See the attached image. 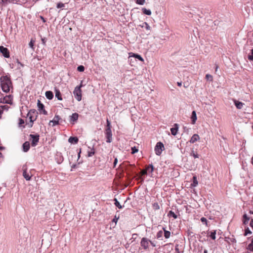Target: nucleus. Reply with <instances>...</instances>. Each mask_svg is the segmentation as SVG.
Wrapping results in <instances>:
<instances>
[{
    "instance_id": "1",
    "label": "nucleus",
    "mask_w": 253,
    "mask_h": 253,
    "mask_svg": "<svg viewBox=\"0 0 253 253\" xmlns=\"http://www.w3.org/2000/svg\"><path fill=\"white\" fill-rule=\"evenodd\" d=\"M1 87L3 91L9 92L10 88H12V84L9 77L7 76H2L0 78Z\"/></svg>"
},
{
    "instance_id": "2",
    "label": "nucleus",
    "mask_w": 253,
    "mask_h": 253,
    "mask_svg": "<svg viewBox=\"0 0 253 253\" xmlns=\"http://www.w3.org/2000/svg\"><path fill=\"white\" fill-rule=\"evenodd\" d=\"M155 247V244L146 237H143L140 241V246L142 249L145 251H149L150 246Z\"/></svg>"
},
{
    "instance_id": "3",
    "label": "nucleus",
    "mask_w": 253,
    "mask_h": 253,
    "mask_svg": "<svg viewBox=\"0 0 253 253\" xmlns=\"http://www.w3.org/2000/svg\"><path fill=\"white\" fill-rule=\"evenodd\" d=\"M37 113L35 110H30L27 115V117L29 118L30 121V124H28L29 127L33 126V122L37 119Z\"/></svg>"
},
{
    "instance_id": "4",
    "label": "nucleus",
    "mask_w": 253,
    "mask_h": 253,
    "mask_svg": "<svg viewBox=\"0 0 253 253\" xmlns=\"http://www.w3.org/2000/svg\"><path fill=\"white\" fill-rule=\"evenodd\" d=\"M82 86L83 85L81 84L80 85L76 86L73 91L76 99L79 101L82 99V90L81 88Z\"/></svg>"
},
{
    "instance_id": "5",
    "label": "nucleus",
    "mask_w": 253,
    "mask_h": 253,
    "mask_svg": "<svg viewBox=\"0 0 253 253\" xmlns=\"http://www.w3.org/2000/svg\"><path fill=\"white\" fill-rule=\"evenodd\" d=\"M149 169H151L150 172L152 173L154 171V167L152 165H149L146 167V168L142 170L139 173V178L141 179V181L144 180V178L142 177L144 175H146L147 174V171L149 170Z\"/></svg>"
},
{
    "instance_id": "6",
    "label": "nucleus",
    "mask_w": 253,
    "mask_h": 253,
    "mask_svg": "<svg viewBox=\"0 0 253 253\" xmlns=\"http://www.w3.org/2000/svg\"><path fill=\"white\" fill-rule=\"evenodd\" d=\"M164 145L161 142H159L155 147V152L157 155L160 156L164 150Z\"/></svg>"
},
{
    "instance_id": "7",
    "label": "nucleus",
    "mask_w": 253,
    "mask_h": 253,
    "mask_svg": "<svg viewBox=\"0 0 253 253\" xmlns=\"http://www.w3.org/2000/svg\"><path fill=\"white\" fill-rule=\"evenodd\" d=\"M30 137L31 140V145L32 146H36L39 141L40 135L39 134H30Z\"/></svg>"
},
{
    "instance_id": "8",
    "label": "nucleus",
    "mask_w": 253,
    "mask_h": 253,
    "mask_svg": "<svg viewBox=\"0 0 253 253\" xmlns=\"http://www.w3.org/2000/svg\"><path fill=\"white\" fill-rule=\"evenodd\" d=\"M105 134L106 138V142L107 143L111 142L112 141V133L111 129H105Z\"/></svg>"
},
{
    "instance_id": "9",
    "label": "nucleus",
    "mask_w": 253,
    "mask_h": 253,
    "mask_svg": "<svg viewBox=\"0 0 253 253\" xmlns=\"http://www.w3.org/2000/svg\"><path fill=\"white\" fill-rule=\"evenodd\" d=\"M0 52L3 54V55L6 57H9V52L8 49L2 46H0Z\"/></svg>"
},
{
    "instance_id": "10",
    "label": "nucleus",
    "mask_w": 253,
    "mask_h": 253,
    "mask_svg": "<svg viewBox=\"0 0 253 253\" xmlns=\"http://www.w3.org/2000/svg\"><path fill=\"white\" fill-rule=\"evenodd\" d=\"M60 119V117L58 115H56L54 117L53 119L49 122V125H51L52 126L57 125L59 124V121Z\"/></svg>"
},
{
    "instance_id": "11",
    "label": "nucleus",
    "mask_w": 253,
    "mask_h": 253,
    "mask_svg": "<svg viewBox=\"0 0 253 253\" xmlns=\"http://www.w3.org/2000/svg\"><path fill=\"white\" fill-rule=\"evenodd\" d=\"M12 96L11 95L5 96L3 99V102L11 104L12 103Z\"/></svg>"
},
{
    "instance_id": "12",
    "label": "nucleus",
    "mask_w": 253,
    "mask_h": 253,
    "mask_svg": "<svg viewBox=\"0 0 253 253\" xmlns=\"http://www.w3.org/2000/svg\"><path fill=\"white\" fill-rule=\"evenodd\" d=\"M23 176L27 180H30L32 176V174L30 175L27 172V168L25 167H23Z\"/></svg>"
},
{
    "instance_id": "13",
    "label": "nucleus",
    "mask_w": 253,
    "mask_h": 253,
    "mask_svg": "<svg viewBox=\"0 0 253 253\" xmlns=\"http://www.w3.org/2000/svg\"><path fill=\"white\" fill-rule=\"evenodd\" d=\"M178 129V125L175 124L173 127L170 128L171 133L173 135H175L177 134Z\"/></svg>"
},
{
    "instance_id": "14",
    "label": "nucleus",
    "mask_w": 253,
    "mask_h": 253,
    "mask_svg": "<svg viewBox=\"0 0 253 253\" xmlns=\"http://www.w3.org/2000/svg\"><path fill=\"white\" fill-rule=\"evenodd\" d=\"M38 106L39 110H42L43 111V113L44 115H47V112L46 111H45L44 109V106L43 104L39 100H38Z\"/></svg>"
},
{
    "instance_id": "15",
    "label": "nucleus",
    "mask_w": 253,
    "mask_h": 253,
    "mask_svg": "<svg viewBox=\"0 0 253 253\" xmlns=\"http://www.w3.org/2000/svg\"><path fill=\"white\" fill-rule=\"evenodd\" d=\"M18 1V0H0V3L5 5L9 3H16Z\"/></svg>"
},
{
    "instance_id": "16",
    "label": "nucleus",
    "mask_w": 253,
    "mask_h": 253,
    "mask_svg": "<svg viewBox=\"0 0 253 253\" xmlns=\"http://www.w3.org/2000/svg\"><path fill=\"white\" fill-rule=\"evenodd\" d=\"M55 97L58 99V100H62L63 99L62 97L61 93L58 89L55 88Z\"/></svg>"
},
{
    "instance_id": "17",
    "label": "nucleus",
    "mask_w": 253,
    "mask_h": 253,
    "mask_svg": "<svg viewBox=\"0 0 253 253\" xmlns=\"http://www.w3.org/2000/svg\"><path fill=\"white\" fill-rule=\"evenodd\" d=\"M129 56L134 57L142 62L144 61L143 58L139 54L133 53L132 52L129 53Z\"/></svg>"
},
{
    "instance_id": "18",
    "label": "nucleus",
    "mask_w": 253,
    "mask_h": 253,
    "mask_svg": "<svg viewBox=\"0 0 253 253\" xmlns=\"http://www.w3.org/2000/svg\"><path fill=\"white\" fill-rule=\"evenodd\" d=\"M234 102L235 105L236 106V108L238 109H242L243 105H244V104L243 103L240 102L239 101H237L236 100H234Z\"/></svg>"
},
{
    "instance_id": "19",
    "label": "nucleus",
    "mask_w": 253,
    "mask_h": 253,
    "mask_svg": "<svg viewBox=\"0 0 253 253\" xmlns=\"http://www.w3.org/2000/svg\"><path fill=\"white\" fill-rule=\"evenodd\" d=\"M79 115L78 114L75 113H73L72 116H70V121L73 123L77 121L78 119Z\"/></svg>"
},
{
    "instance_id": "20",
    "label": "nucleus",
    "mask_w": 253,
    "mask_h": 253,
    "mask_svg": "<svg viewBox=\"0 0 253 253\" xmlns=\"http://www.w3.org/2000/svg\"><path fill=\"white\" fill-rule=\"evenodd\" d=\"M30 143L28 141H26L23 144V148L24 152H27L30 149Z\"/></svg>"
},
{
    "instance_id": "21",
    "label": "nucleus",
    "mask_w": 253,
    "mask_h": 253,
    "mask_svg": "<svg viewBox=\"0 0 253 253\" xmlns=\"http://www.w3.org/2000/svg\"><path fill=\"white\" fill-rule=\"evenodd\" d=\"M200 137L198 134H194L191 137V143H194V142H196L197 141L200 140Z\"/></svg>"
},
{
    "instance_id": "22",
    "label": "nucleus",
    "mask_w": 253,
    "mask_h": 253,
    "mask_svg": "<svg viewBox=\"0 0 253 253\" xmlns=\"http://www.w3.org/2000/svg\"><path fill=\"white\" fill-rule=\"evenodd\" d=\"M45 95L46 97L49 100H51L53 98V93L51 91H46Z\"/></svg>"
},
{
    "instance_id": "23",
    "label": "nucleus",
    "mask_w": 253,
    "mask_h": 253,
    "mask_svg": "<svg viewBox=\"0 0 253 253\" xmlns=\"http://www.w3.org/2000/svg\"><path fill=\"white\" fill-rule=\"evenodd\" d=\"M68 141L71 143L76 144L78 143L79 139L77 137H70Z\"/></svg>"
},
{
    "instance_id": "24",
    "label": "nucleus",
    "mask_w": 253,
    "mask_h": 253,
    "mask_svg": "<svg viewBox=\"0 0 253 253\" xmlns=\"http://www.w3.org/2000/svg\"><path fill=\"white\" fill-rule=\"evenodd\" d=\"M191 119H192V124H194L197 120L196 113L195 111H193L192 113V115L191 116Z\"/></svg>"
},
{
    "instance_id": "25",
    "label": "nucleus",
    "mask_w": 253,
    "mask_h": 253,
    "mask_svg": "<svg viewBox=\"0 0 253 253\" xmlns=\"http://www.w3.org/2000/svg\"><path fill=\"white\" fill-rule=\"evenodd\" d=\"M168 216L169 217H173L174 219H176L177 217V215L172 211H170L169 212V213H168Z\"/></svg>"
},
{
    "instance_id": "26",
    "label": "nucleus",
    "mask_w": 253,
    "mask_h": 253,
    "mask_svg": "<svg viewBox=\"0 0 253 253\" xmlns=\"http://www.w3.org/2000/svg\"><path fill=\"white\" fill-rule=\"evenodd\" d=\"M198 184V181L197 180V177L196 176H194L193 177V183L191 184V186L195 187Z\"/></svg>"
},
{
    "instance_id": "27",
    "label": "nucleus",
    "mask_w": 253,
    "mask_h": 253,
    "mask_svg": "<svg viewBox=\"0 0 253 253\" xmlns=\"http://www.w3.org/2000/svg\"><path fill=\"white\" fill-rule=\"evenodd\" d=\"M142 28L145 27L147 30H150L151 27L147 22H144L142 25H140Z\"/></svg>"
},
{
    "instance_id": "28",
    "label": "nucleus",
    "mask_w": 253,
    "mask_h": 253,
    "mask_svg": "<svg viewBox=\"0 0 253 253\" xmlns=\"http://www.w3.org/2000/svg\"><path fill=\"white\" fill-rule=\"evenodd\" d=\"M163 230L164 231V236L166 239H168L169 238L170 236V232L169 231L166 230L164 228H163Z\"/></svg>"
},
{
    "instance_id": "29",
    "label": "nucleus",
    "mask_w": 253,
    "mask_h": 253,
    "mask_svg": "<svg viewBox=\"0 0 253 253\" xmlns=\"http://www.w3.org/2000/svg\"><path fill=\"white\" fill-rule=\"evenodd\" d=\"M209 236L213 240L215 239V235H216V231L214 230L213 231L211 232L210 233H208Z\"/></svg>"
},
{
    "instance_id": "30",
    "label": "nucleus",
    "mask_w": 253,
    "mask_h": 253,
    "mask_svg": "<svg viewBox=\"0 0 253 253\" xmlns=\"http://www.w3.org/2000/svg\"><path fill=\"white\" fill-rule=\"evenodd\" d=\"M142 10L143 13L146 15H150L151 14V11L149 9H147L145 8H143Z\"/></svg>"
},
{
    "instance_id": "31",
    "label": "nucleus",
    "mask_w": 253,
    "mask_h": 253,
    "mask_svg": "<svg viewBox=\"0 0 253 253\" xmlns=\"http://www.w3.org/2000/svg\"><path fill=\"white\" fill-rule=\"evenodd\" d=\"M247 249L251 252H253V239H252L251 243L248 245Z\"/></svg>"
},
{
    "instance_id": "32",
    "label": "nucleus",
    "mask_w": 253,
    "mask_h": 253,
    "mask_svg": "<svg viewBox=\"0 0 253 253\" xmlns=\"http://www.w3.org/2000/svg\"><path fill=\"white\" fill-rule=\"evenodd\" d=\"M152 207L154 210H158L160 209V206L158 203H153Z\"/></svg>"
},
{
    "instance_id": "33",
    "label": "nucleus",
    "mask_w": 253,
    "mask_h": 253,
    "mask_svg": "<svg viewBox=\"0 0 253 253\" xmlns=\"http://www.w3.org/2000/svg\"><path fill=\"white\" fill-rule=\"evenodd\" d=\"M252 234V232L249 229V228L248 227H247V228L245 229V233L244 234V235L245 236H248V235L249 234Z\"/></svg>"
},
{
    "instance_id": "34",
    "label": "nucleus",
    "mask_w": 253,
    "mask_h": 253,
    "mask_svg": "<svg viewBox=\"0 0 253 253\" xmlns=\"http://www.w3.org/2000/svg\"><path fill=\"white\" fill-rule=\"evenodd\" d=\"M115 205L119 209H121L122 208V206L120 205V203L118 201L117 199H114Z\"/></svg>"
},
{
    "instance_id": "35",
    "label": "nucleus",
    "mask_w": 253,
    "mask_h": 253,
    "mask_svg": "<svg viewBox=\"0 0 253 253\" xmlns=\"http://www.w3.org/2000/svg\"><path fill=\"white\" fill-rule=\"evenodd\" d=\"M138 151V149L136 147H131V154H134L135 153H137Z\"/></svg>"
},
{
    "instance_id": "36",
    "label": "nucleus",
    "mask_w": 253,
    "mask_h": 253,
    "mask_svg": "<svg viewBox=\"0 0 253 253\" xmlns=\"http://www.w3.org/2000/svg\"><path fill=\"white\" fill-rule=\"evenodd\" d=\"M135 2L140 5H143L144 4L145 0H135Z\"/></svg>"
},
{
    "instance_id": "37",
    "label": "nucleus",
    "mask_w": 253,
    "mask_h": 253,
    "mask_svg": "<svg viewBox=\"0 0 253 253\" xmlns=\"http://www.w3.org/2000/svg\"><path fill=\"white\" fill-rule=\"evenodd\" d=\"M77 70L79 72H84V67L83 65H80L78 67Z\"/></svg>"
},
{
    "instance_id": "38",
    "label": "nucleus",
    "mask_w": 253,
    "mask_h": 253,
    "mask_svg": "<svg viewBox=\"0 0 253 253\" xmlns=\"http://www.w3.org/2000/svg\"><path fill=\"white\" fill-rule=\"evenodd\" d=\"M201 221L202 222H203L204 224H205L206 225H208V220L205 217H202L201 218Z\"/></svg>"
},
{
    "instance_id": "39",
    "label": "nucleus",
    "mask_w": 253,
    "mask_h": 253,
    "mask_svg": "<svg viewBox=\"0 0 253 253\" xmlns=\"http://www.w3.org/2000/svg\"><path fill=\"white\" fill-rule=\"evenodd\" d=\"M248 59L251 61L253 60V48L251 50V54L248 55Z\"/></svg>"
},
{
    "instance_id": "40",
    "label": "nucleus",
    "mask_w": 253,
    "mask_h": 253,
    "mask_svg": "<svg viewBox=\"0 0 253 253\" xmlns=\"http://www.w3.org/2000/svg\"><path fill=\"white\" fill-rule=\"evenodd\" d=\"M111 126L110 122V121L108 120V119H107V126H106V129H111Z\"/></svg>"
},
{
    "instance_id": "41",
    "label": "nucleus",
    "mask_w": 253,
    "mask_h": 253,
    "mask_svg": "<svg viewBox=\"0 0 253 253\" xmlns=\"http://www.w3.org/2000/svg\"><path fill=\"white\" fill-rule=\"evenodd\" d=\"M64 6H65L64 4L62 2H59L57 4V7L58 8H63L64 7Z\"/></svg>"
},
{
    "instance_id": "42",
    "label": "nucleus",
    "mask_w": 253,
    "mask_h": 253,
    "mask_svg": "<svg viewBox=\"0 0 253 253\" xmlns=\"http://www.w3.org/2000/svg\"><path fill=\"white\" fill-rule=\"evenodd\" d=\"M95 154V151L93 149L88 152V156L91 157Z\"/></svg>"
},
{
    "instance_id": "43",
    "label": "nucleus",
    "mask_w": 253,
    "mask_h": 253,
    "mask_svg": "<svg viewBox=\"0 0 253 253\" xmlns=\"http://www.w3.org/2000/svg\"><path fill=\"white\" fill-rule=\"evenodd\" d=\"M206 78L208 80H210L211 81H212V76L211 75H210V74H207L206 75Z\"/></svg>"
},
{
    "instance_id": "44",
    "label": "nucleus",
    "mask_w": 253,
    "mask_h": 253,
    "mask_svg": "<svg viewBox=\"0 0 253 253\" xmlns=\"http://www.w3.org/2000/svg\"><path fill=\"white\" fill-rule=\"evenodd\" d=\"M24 124V121L22 119H19V126H22Z\"/></svg>"
},
{
    "instance_id": "45",
    "label": "nucleus",
    "mask_w": 253,
    "mask_h": 253,
    "mask_svg": "<svg viewBox=\"0 0 253 253\" xmlns=\"http://www.w3.org/2000/svg\"><path fill=\"white\" fill-rule=\"evenodd\" d=\"M163 232L162 231H159L157 234V238H159L162 236Z\"/></svg>"
},
{
    "instance_id": "46",
    "label": "nucleus",
    "mask_w": 253,
    "mask_h": 253,
    "mask_svg": "<svg viewBox=\"0 0 253 253\" xmlns=\"http://www.w3.org/2000/svg\"><path fill=\"white\" fill-rule=\"evenodd\" d=\"M118 219H119V217H117V216H115V217L113 219L112 222H114L115 223H116L117 222Z\"/></svg>"
},
{
    "instance_id": "47",
    "label": "nucleus",
    "mask_w": 253,
    "mask_h": 253,
    "mask_svg": "<svg viewBox=\"0 0 253 253\" xmlns=\"http://www.w3.org/2000/svg\"><path fill=\"white\" fill-rule=\"evenodd\" d=\"M184 86L185 88H187L189 86V84L188 82H184L183 83Z\"/></svg>"
},
{
    "instance_id": "48",
    "label": "nucleus",
    "mask_w": 253,
    "mask_h": 253,
    "mask_svg": "<svg viewBox=\"0 0 253 253\" xmlns=\"http://www.w3.org/2000/svg\"><path fill=\"white\" fill-rule=\"evenodd\" d=\"M192 155L193 156V157L195 158H199V155L197 153H195L193 152Z\"/></svg>"
},
{
    "instance_id": "49",
    "label": "nucleus",
    "mask_w": 253,
    "mask_h": 253,
    "mask_svg": "<svg viewBox=\"0 0 253 253\" xmlns=\"http://www.w3.org/2000/svg\"><path fill=\"white\" fill-rule=\"evenodd\" d=\"M118 163V159L117 158H115L114 162V168H115Z\"/></svg>"
},
{
    "instance_id": "50",
    "label": "nucleus",
    "mask_w": 253,
    "mask_h": 253,
    "mask_svg": "<svg viewBox=\"0 0 253 253\" xmlns=\"http://www.w3.org/2000/svg\"><path fill=\"white\" fill-rule=\"evenodd\" d=\"M243 218L244 219H246L247 220H250V218L248 217L247 215V214H244V216H243Z\"/></svg>"
},
{
    "instance_id": "51",
    "label": "nucleus",
    "mask_w": 253,
    "mask_h": 253,
    "mask_svg": "<svg viewBox=\"0 0 253 253\" xmlns=\"http://www.w3.org/2000/svg\"><path fill=\"white\" fill-rule=\"evenodd\" d=\"M29 46L33 48V46H34V42H33V41L31 40V42H30L29 43Z\"/></svg>"
},
{
    "instance_id": "52",
    "label": "nucleus",
    "mask_w": 253,
    "mask_h": 253,
    "mask_svg": "<svg viewBox=\"0 0 253 253\" xmlns=\"http://www.w3.org/2000/svg\"><path fill=\"white\" fill-rule=\"evenodd\" d=\"M250 226L253 228V219H252L250 222Z\"/></svg>"
},
{
    "instance_id": "53",
    "label": "nucleus",
    "mask_w": 253,
    "mask_h": 253,
    "mask_svg": "<svg viewBox=\"0 0 253 253\" xmlns=\"http://www.w3.org/2000/svg\"><path fill=\"white\" fill-rule=\"evenodd\" d=\"M40 18L42 20V21H43V22H46V20L43 18V17H42V16H40Z\"/></svg>"
},
{
    "instance_id": "54",
    "label": "nucleus",
    "mask_w": 253,
    "mask_h": 253,
    "mask_svg": "<svg viewBox=\"0 0 253 253\" xmlns=\"http://www.w3.org/2000/svg\"><path fill=\"white\" fill-rule=\"evenodd\" d=\"M249 220H247L246 219H244L243 221V223L244 224H247L248 223Z\"/></svg>"
},
{
    "instance_id": "55",
    "label": "nucleus",
    "mask_w": 253,
    "mask_h": 253,
    "mask_svg": "<svg viewBox=\"0 0 253 253\" xmlns=\"http://www.w3.org/2000/svg\"><path fill=\"white\" fill-rule=\"evenodd\" d=\"M177 85H178V86H181V85H182V83H181V82H180V83L178 82V83H177Z\"/></svg>"
},
{
    "instance_id": "56",
    "label": "nucleus",
    "mask_w": 253,
    "mask_h": 253,
    "mask_svg": "<svg viewBox=\"0 0 253 253\" xmlns=\"http://www.w3.org/2000/svg\"><path fill=\"white\" fill-rule=\"evenodd\" d=\"M2 110L0 109V118H1Z\"/></svg>"
},
{
    "instance_id": "57",
    "label": "nucleus",
    "mask_w": 253,
    "mask_h": 253,
    "mask_svg": "<svg viewBox=\"0 0 253 253\" xmlns=\"http://www.w3.org/2000/svg\"><path fill=\"white\" fill-rule=\"evenodd\" d=\"M204 253H208V251L206 250H204Z\"/></svg>"
},
{
    "instance_id": "58",
    "label": "nucleus",
    "mask_w": 253,
    "mask_h": 253,
    "mask_svg": "<svg viewBox=\"0 0 253 253\" xmlns=\"http://www.w3.org/2000/svg\"><path fill=\"white\" fill-rule=\"evenodd\" d=\"M150 170H151V169H149V170H148V171H149V172H150Z\"/></svg>"
},
{
    "instance_id": "59",
    "label": "nucleus",
    "mask_w": 253,
    "mask_h": 253,
    "mask_svg": "<svg viewBox=\"0 0 253 253\" xmlns=\"http://www.w3.org/2000/svg\"><path fill=\"white\" fill-rule=\"evenodd\" d=\"M217 68H218V67H217V66H216V69H215V71H217Z\"/></svg>"
},
{
    "instance_id": "60",
    "label": "nucleus",
    "mask_w": 253,
    "mask_h": 253,
    "mask_svg": "<svg viewBox=\"0 0 253 253\" xmlns=\"http://www.w3.org/2000/svg\"><path fill=\"white\" fill-rule=\"evenodd\" d=\"M1 156H2V154H1V153L0 152V157H1Z\"/></svg>"
},
{
    "instance_id": "61",
    "label": "nucleus",
    "mask_w": 253,
    "mask_h": 253,
    "mask_svg": "<svg viewBox=\"0 0 253 253\" xmlns=\"http://www.w3.org/2000/svg\"><path fill=\"white\" fill-rule=\"evenodd\" d=\"M253 214V212H252Z\"/></svg>"
},
{
    "instance_id": "62",
    "label": "nucleus",
    "mask_w": 253,
    "mask_h": 253,
    "mask_svg": "<svg viewBox=\"0 0 253 253\" xmlns=\"http://www.w3.org/2000/svg\"><path fill=\"white\" fill-rule=\"evenodd\" d=\"M177 253H179L178 252Z\"/></svg>"
}]
</instances>
